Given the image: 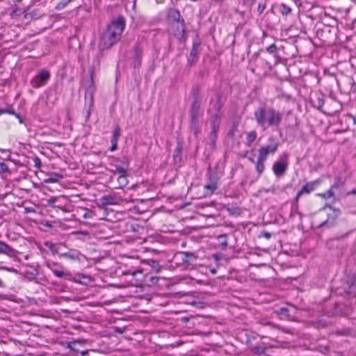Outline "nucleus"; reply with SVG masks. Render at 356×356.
Masks as SVG:
<instances>
[{"label":"nucleus","instance_id":"obj_41","mask_svg":"<svg viewBox=\"0 0 356 356\" xmlns=\"http://www.w3.org/2000/svg\"><path fill=\"white\" fill-rule=\"evenodd\" d=\"M61 177H62V175H58V174H54V175L51 176L49 178L45 179L44 181L46 183H55Z\"/></svg>","mask_w":356,"mask_h":356},{"label":"nucleus","instance_id":"obj_8","mask_svg":"<svg viewBox=\"0 0 356 356\" xmlns=\"http://www.w3.org/2000/svg\"><path fill=\"white\" fill-rule=\"evenodd\" d=\"M50 79V73L45 69H42L31 79V85L34 88H38L44 86Z\"/></svg>","mask_w":356,"mask_h":356},{"label":"nucleus","instance_id":"obj_44","mask_svg":"<svg viewBox=\"0 0 356 356\" xmlns=\"http://www.w3.org/2000/svg\"><path fill=\"white\" fill-rule=\"evenodd\" d=\"M334 193L331 189H329L326 193L320 194V196L323 199H327L334 197Z\"/></svg>","mask_w":356,"mask_h":356},{"label":"nucleus","instance_id":"obj_51","mask_svg":"<svg viewBox=\"0 0 356 356\" xmlns=\"http://www.w3.org/2000/svg\"><path fill=\"white\" fill-rule=\"evenodd\" d=\"M0 270H5L8 272L17 273V270L15 268L7 267V266H0Z\"/></svg>","mask_w":356,"mask_h":356},{"label":"nucleus","instance_id":"obj_34","mask_svg":"<svg viewBox=\"0 0 356 356\" xmlns=\"http://www.w3.org/2000/svg\"><path fill=\"white\" fill-rule=\"evenodd\" d=\"M148 265L152 268L153 270L155 272H159L161 270V266L159 262L156 260L149 259L147 261Z\"/></svg>","mask_w":356,"mask_h":356},{"label":"nucleus","instance_id":"obj_10","mask_svg":"<svg viewBox=\"0 0 356 356\" xmlns=\"http://www.w3.org/2000/svg\"><path fill=\"white\" fill-rule=\"evenodd\" d=\"M124 275H131L132 278L130 280L131 286H138L142 283L143 279V270L140 268H131L122 272Z\"/></svg>","mask_w":356,"mask_h":356},{"label":"nucleus","instance_id":"obj_29","mask_svg":"<svg viewBox=\"0 0 356 356\" xmlns=\"http://www.w3.org/2000/svg\"><path fill=\"white\" fill-rule=\"evenodd\" d=\"M344 181L341 177H337L330 188L334 193L336 190H341L344 186Z\"/></svg>","mask_w":356,"mask_h":356},{"label":"nucleus","instance_id":"obj_42","mask_svg":"<svg viewBox=\"0 0 356 356\" xmlns=\"http://www.w3.org/2000/svg\"><path fill=\"white\" fill-rule=\"evenodd\" d=\"M45 245L49 248V249L54 254H58L59 255L60 253L54 244L50 242H46Z\"/></svg>","mask_w":356,"mask_h":356},{"label":"nucleus","instance_id":"obj_53","mask_svg":"<svg viewBox=\"0 0 356 356\" xmlns=\"http://www.w3.org/2000/svg\"><path fill=\"white\" fill-rule=\"evenodd\" d=\"M12 115H15L16 118L19 120V123H23V119L19 113H15V111H14V113H13Z\"/></svg>","mask_w":356,"mask_h":356},{"label":"nucleus","instance_id":"obj_54","mask_svg":"<svg viewBox=\"0 0 356 356\" xmlns=\"http://www.w3.org/2000/svg\"><path fill=\"white\" fill-rule=\"evenodd\" d=\"M349 116H350V118H351L353 119V123L355 124H356V115H350Z\"/></svg>","mask_w":356,"mask_h":356},{"label":"nucleus","instance_id":"obj_33","mask_svg":"<svg viewBox=\"0 0 356 356\" xmlns=\"http://www.w3.org/2000/svg\"><path fill=\"white\" fill-rule=\"evenodd\" d=\"M279 11L283 16H287L291 14V9L286 4L282 3L279 6Z\"/></svg>","mask_w":356,"mask_h":356},{"label":"nucleus","instance_id":"obj_6","mask_svg":"<svg viewBox=\"0 0 356 356\" xmlns=\"http://www.w3.org/2000/svg\"><path fill=\"white\" fill-rule=\"evenodd\" d=\"M339 293L349 298L356 293V278L354 275H347L342 280V286L338 289Z\"/></svg>","mask_w":356,"mask_h":356},{"label":"nucleus","instance_id":"obj_58","mask_svg":"<svg viewBox=\"0 0 356 356\" xmlns=\"http://www.w3.org/2000/svg\"><path fill=\"white\" fill-rule=\"evenodd\" d=\"M3 57L2 56V55L0 54V64L3 62Z\"/></svg>","mask_w":356,"mask_h":356},{"label":"nucleus","instance_id":"obj_1","mask_svg":"<svg viewBox=\"0 0 356 356\" xmlns=\"http://www.w3.org/2000/svg\"><path fill=\"white\" fill-rule=\"evenodd\" d=\"M124 27L125 19L123 16L119 15L113 18L100 37L99 49L106 50L117 44L120 40Z\"/></svg>","mask_w":356,"mask_h":356},{"label":"nucleus","instance_id":"obj_62","mask_svg":"<svg viewBox=\"0 0 356 356\" xmlns=\"http://www.w3.org/2000/svg\"><path fill=\"white\" fill-rule=\"evenodd\" d=\"M0 297H1V298H2V297H3V296H2V295H0Z\"/></svg>","mask_w":356,"mask_h":356},{"label":"nucleus","instance_id":"obj_22","mask_svg":"<svg viewBox=\"0 0 356 356\" xmlns=\"http://www.w3.org/2000/svg\"><path fill=\"white\" fill-rule=\"evenodd\" d=\"M95 91V88L94 86V82H93L92 78H91L90 83H89L88 86L86 88V92H85V98L86 99L89 98V102H90V106H92L93 104V95H94Z\"/></svg>","mask_w":356,"mask_h":356},{"label":"nucleus","instance_id":"obj_24","mask_svg":"<svg viewBox=\"0 0 356 356\" xmlns=\"http://www.w3.org/2000/svg\"><path fill=\"white\" fill-rule=\"evenodd\" d=\"M313 106L321 111L322 107L324 105V95L323 94H318L314 99L312 100Z\"/></svg>","mask_w":356,"mask_h":356},{"label":"nucleus","instance_id":"obj_3","mask_svg":"<svg viewBox=\"0 0 356 356\" xmlns=\"http://www.w3.org/2000/svg\"><path fill=\"white\" fill-rule=\"evenodd\" d=\"M167 20L171 24H177L174 34L177 39L181 40L186 33V23L179 11L176 8H170L167 13Z\"/></svg>","mask_w":356,"mask_h":356},{"label":"nucleus","instance_id":"obj_31","mask_svg":"<svg viewBox=\"0 0 356 356\" xmlns=\"http://www.w3.org/2000/svg\"><path fill=\"white\" fill-rule=\"evenodd\" d=\"M257 134L256 131L253 130V131H250L247 135L246 145L248 147H250L252 145V144L253 143V142L257 139Z\"/></svg>","mask_w":356,"mask_h":356},{"label":"nucleus","instance_id":"obj_57","mask_svg":"<svg viewBox=\"0 0 356 356\" xmlns=\"http://www.w3.org/2000/svg\"><path fill=\"white\" fill-rule=\"evenodd\" d=\"M0 287H1V288L5 287V284L3 283V282L1 281V279H0Z\"/></svg>","mask_w":356,"mask_h":356},{"label":"nucleus","instance_id":"obj_2","mask_svg":"<svg viewBox=\"0 0 356 356\" xmlns=\"http://www.w3.org/2000/svg\"><path fill=\"white\" fill-rule=\"evenodd\" d=\"M254 119L263 131L269 127H278L283 118V113L265 103L261 104L254 111Z\"/></svg>","mask_w":356,"mask_h":356},{"label":"nucleus","instance_id":"obj_17","mask_svg":"<svg viewBox=\"0 0 356 356\" xmlns=\"http://www.w3.org/2000/svg\"><path fill=\"white\" fill-rule=\"evenodd\" d=\"M121 162V165L111 163L110 165L111 168L110 169V171L113 172H118L120 175L126 174V172H127V169L129 168V159L127 157L124 156Z\"/></svg>","mask_w":356,"mask_h":356},{"label":"nucleus","instance_id":"obj_26","mask_svg":"<svg viewBox=\"0 0 356 356\" xmlns=\"http://www.w3.org/2000/svg\"><path fill=\"white\" fill-rule=\"evenodd\" d=\"M51 270L54 273V274L58 277L63 278L67 280H71L72 279V276L71 273H70L69 272H64L63 270H59L57 269H51Z\"/></svg>","mask_w":356,"mask_h":356},{"label":"nucleus","instance_id":"obj_11","mask_svg":"<svg viewBox=\"0 0 356 356\" xmlns=\"http://www.w3.org/2000/svg\"><path fill=\"white\" fill-rule=\"evenodd\" d=\"M218 177L216 173L213 172L210 167H209L207 172V183L204 186V188L209 191V194L211 195L218 188Z\"/></svg>","mask_w":356,"mask_h":356},{"label":"nucleus","instance_id":"obj_37","mask_svg":"<svg viewBox=\"0 0 356 356\" xmlns=\"http://www.w3.org/2000/svg\"><path fill=\"white\" fill-rule=\"evenodd\" d=\"M218 244L220 245L222 247L225 248L227 245V235L226 234H222L218 236L217 238Z\"/></svg>","mask_w":356,"mask_h":356},{"label":"nucleus","instance_id":"obj_32","mask_svg":"<svg viewBox=\"0 0 356 356\" xmlns=\"http://www.w3.org/2000/svg\"><path fill=\"white\" fill-rule=\"evenodd\" d=\"M221 99L222 97L220 95L217 96L216 101L213 104V108L216 111V113H215L214 115L218 114L220 116V111L223 106Z\"/></svg>","mask_w":356,"mask_h":356},{"label":"nucleus","instance_id":"obj_40","mask_svg":"<svg viewBox=\"0 0 356 356\" xmlns=\"http://www.w3.org/2000/svg\"><path fill=\"white\" fill-rule=\"evenodd\" d=\"M120 136V128L118 125H117L113 131L111 140L118 141Z\"/></svg>","mask_w":356,"mask_h":356},{"label":"nucleus","instance_id":"obj_25","mask_svg":"<svg viewBox=\"0 0 356 356\" xmlns=\"http://www.w3.org/2000/svg\"><path fill=\"white\" fill-rule=\"evenodd\" d=\"M59 257H63L70 261H76L79 259V253L75 250H70L67 252L60 253Z\"/></svg>","mask_w":356,"mask_h":356},{"label":"nucleus","instance_id":"obj_52","mask_svg":"<svg viewBox=\"0 0 356 356\" xmlns=\"http://www.w3.org/2000/svg\"><path fill=\"white\" fill-rule=\"evenodd\" d=\"M266 8L265 4L259 3L258 6V12L261 14Z\"/></svg>","mask_w":356,"mask_h":356},{"label":"nucleus","instance_id":"obj_28","mask_svg":"<svg viewBox=\"0 0 356 356\" xmlns=\"http://www.w3.org/2000/svg\"><path fill=\"white\" fill-rule=\"evenodd\" d=\"M334 334L337 336H352L353 335V330L350 327H344L341 329H337L334 331Z\"/></svg>","mask_w":356,"mask_h":356},{"label":"nucleus","instance_id":"obj_19","mask_svg":"<svg viewBox=\"0 0 356 356\" xmlns=\"http://www.w3.org/2000/svg\"><path fill=\"white\" fill-rule=\"evenodd\" d=\"M200 44L198 42H193V47L191 49L190 55L188 58V64L190 66H193L195 65L198 60V54L199 51L197 50Z\"/></svg>","mask_w":356,"mask_h":356},{"label":"nucleus","instance_id":"obj_55","mask_svg":"<svg viewBox=\"0 0 356 356\" xmlns=\"http://www.w3.org/2000/svg\"><path fill=\"white\" fill-rule=\"evenodd\" d=\"M88 351L87 350H80V351H79V353H81V355H83V356H84V355H87V354H88Z\"/></svg>","mask_w":356,"mask_h":356},{"label":"nucleus","instance_id":"obj_16","mask_svg":"<svg viewBox=\"0 0 356 356\" xmlns=\"http://www.w3.org/2000/svg\"><path fill=\"white\" fill-rule=\"evenodd\" d=\"M121 200V197L115 194L105 195L99 200L103 206L118 204Z\"/></svg>","mask_w":356,"mask_h":356},{"label":"nucleus","instance_id":"obj_49","mask_svg":"<svg viewBox=\"0 0 356 356\" xmlns=\"http://www.w3.org/2000/svg\"><path fill=\"white\" fill-rule=\"evenodd\" d=\"M118 148V141L111 140V146L109 148L110 151L113 152Z\"/></svg>","mask_w":356,"mask_h":356},{"label":"nucleus","instance_id":"obj_4","mask_svg":"<svg viewBox=\"0 0 356 356\" xmlns=\"http://www.w3.org/2000/svg\"><path fill=\"white\" fill-rule=\"evenodd\" d=\"M211 131L208 136V141L206 145V151L208 154L213 152L216 147V140L220 125V115H212L211 117Z\"/></svg>","mask_w":356,"mask_h":356},{"label":"nucleus","instance_id":"obj_47","mask_svg":"<svg viewBox=\"0 0 356 356\" xmlns=\"http://www.w3.org/2000/svg\"><path fill=\"white\" fill-rule=\"evenodd\" d=\"M277 48L275 44H272L268 46L266 49V51L269 54H274L277 51Z\"/></svg>","mask_w":356,"mask_h":356},{"label":"nucleus","instance_id":"obj_27","mask_svg":"<svg viewBox=\"0 0 356 356\" xmlns=\"http://www.w3.org/2000/svg\"><path fill=\"white\" fill-rule=\"evenodd\" d=\"M83 344L81 341H70L67 343V348L74 353H79L80 349L79 347Z\"/></svg>","mask_w":356,"mask_h":356},{"label":"nucleus","instance_id":"obj_60","mask_svg":"<svg viewBox=\"0 0 356 356\" xmlns=\"http://www.w3.org/2000/svg\"><path fill=\"white\" fill-rule=\"evenodd\" d=\"M113 161H119L120 159L119 158H115V159H113Z\"/></svg>","mask_w":356,"mask_h":356},{"label":"nucleus","instance_id":"obj_46","mask_svg":"<svg viewBox=\"0 0 356 356\" xmlns=\"http://www.w3.org/2000/svg\"><path fill=\"white\" fill-rule=\"evenodd\" d=\"M159 280V277L157 276H151L149 279L150 285H157Z\"/></svg>","mask_w":356,"mask_h":356},{"label":"nucleus","instance_id":"obj_56","mask_svg":"<svg viewBox=\"0 0 356 356\" xmlns=\"http://www.w3.org/2000/svg\"><path fill=\"white\" fill-rule=\"evenodd\" d=\"M348 194L356 195V189H353L352 191L348 193Z\"/></svg>","mask_w":356,"mask_h":356},{"label":"nucleus","instance_id":"obj_15","mask_svg":"<svg viewBox=\"0 0 356 356\" xmlns=\"http://www.w3.org/2000/svg\"><path fill=\"white\" fill-rule=\"evenodd\" d=\"M183 150V143L181 140L177 138V146L174 151L172 159L173 163L175 165L179 167L182 163V157H181V152Z\"/></svg>","mask_w":356,"mask_h":356},{"label":"nucleus","instance_id":"obj_7","mask_svg":"<svg viewBox=\"0 0 356 356\" xmlns=\"http://www.w3.org/2000/svg\"><path fill=\"white\" fill-rule=\"evenodd\" d=\"M268 141V144L262 146L259 149V157H261L265 160L267 159L269 154H274L277 152L279 147V143L274 137H269Z\"/></svg>","mask_w":356,"mask_h":356},{"label":"nucleus","instance_id":"obj_50","mask_svg":"<svg viewBox=\"0 0 356 356\" xmlns=\"http://www.w3.org/2000/svg\"><path fill=\"white\" fill-rule=\"evenodd\" d=\"M259 237H264V238H266L267 239H269L271 237V234L270 232H262L259 234Z\"/></svg>","mask_w":356,"mask_h":356},{"label":"nucleus","instance_id":"obj_48","mask_svg":"<svg viewBox=\"0 0 356 356\" xmlns=\"http://www.w3.org/2000/svg\"><path fill=\"white\" fill-rule=\"evenodd\" d=\"M33 161L34 162L35 167H36L37 168H40L41 166V161L40 158L35 156L33 158Z\"/></svg>","mask_w":356,"mask_h":356},{"label":"nucleus","instance_id":"obj_38","mask_svg":"<svg viewBox=\"0 0 356 356\" xmlns=\"http://www.w3.org/2000/svg\"><path fill=\"white\" fill-rule=\"evenodd\" d=\"M13 114L14 113V108L12 105L9 104L4 108H0V115L2 114Z\"/></svg>","mask_w":356,"mask_h":356},{"label":"nucleus","instance_id":"obj_36","mask_svg":"<svg viewBox=\"0 0 356 356\" xmlns=\"http://www.w3.org/2000/svg\"><path fill=\"white\" fill-rule=\"evenodd\" d=\"M278 313L284 316L286 319L292 321L293 318L290 315L289 310L287 307H281Z\"/></svg>","mask_w":356,"mask_h":356},{"label":"nucleus","instance_id":"obj_12","mask_svg":"<svg viewBox=\"0 0 356 356\" xmlns=\"http://www.w3.org/2000/svg\"><path fill=\"white\" fill-rule=\"evenodd\" d=\"M287 159V154H284L273 165L272 169L276 177H280L285 174L288 168Z\"/></svg>","mask_w":356,"mask_h":356},{"label":"nucleus","instance_id":"obj_13","mask_svg":"<svg viewBox=\"0 0 356 356\" xmlns=\"http://www.w3.org/2000/svg\"><path fill=\"white\" fill-rule=\"evenodd\" d=\"M196 259L197 256L191 252H178L174 257V259L178 264H189Z\"/></svg>","mask_w":356,"mask_h":356},{"label":"nucleus","instance_id":"obj_30","mask_svg":"<svg viewBox=\"0 0 356 356\" xmlns=\"http://www.w3.org/2000/svg\"><path fill=\"white\" fill-rule=\"evenodd\" d=\"M266 161V160L258 156L257 161L256 162V170L257 171L259 175H261L264 171V170H265L264 162Z\"/></svg>","mask_w":356,"mask_h":356},{"label":"nucleus","instance_id":"obj_14","mask_svg":"<svg viewBox=\"0 0 356 356\" xmlns=\"http://www.w3.org/2000/svg\"><path fill=\"white\" fill-rule=\"evenodd\" d=\"M143 48L140 43H136L133 48L131 65L136 68L140 67L143 58Z\"/></svg>","mask_w":356,"mask_h":356},{"label":"nucleus","instance_id":"obj_59","mask_svg":"<svg viewBox=\"0 0 356 356\" xmlns=\"http://www.w3.org/2000/svg\"><path fill=\"white\" fill-rule=\"evenodd\" d=\"M233 134H234L233 131H230L229 132V134H228V135H229V136H233Z\"/></svg>","mask_w":356,"mask_h":356},{"label":"nucleus","instance_id":"obj_43","mask_svg":"<svg viewBox=\"0 0 356 356\" xmlns=\"http://www.w3.org/2000/svg\"><path fill=\"white\" fill-rule=\"evenodd\" d=\"M85 213L83 214L84 218H91L95 216V212L92 210L85 209Z\"/></svg>","mask_w":356,"mask_h":356},{"label":"nucleus","instance_id":"obj_20","mask_svg":"<svg viewBox=\"0 0 356 356\" xmlns=\"http://www.w3.org/2000/svg\"><path fill=\"white\" fill-rule=\"evenodd\" d=\"M326 207H328L330 210L332 211V215H328V217L327 220H325L324 222H323L320 227H323L325 225H328L329 223L331 224V225H333L334 220L337 219V218L340 215L341 211L338 209H335L333 207L330 205H326Z\"/></svg>","mask_w":356,"mask_h":356},{"label":"nucleus","instance_id":"obj_18","mask_svg":"<svg viewBox=\"0 0 356 356\" xmlns=\"http://www.w3.org/2000/svg\"><path fill=\"white\" fill-rule=\"evenodd\" d=\"M273 346L264 343H261L250 348L251 353L254 355L266 356L267 350Z\"/></svg>","mask_w":356,"mask_h":356},{"label":"nucleus","instance_id":"obj_9","mask_svg":"<svg viewBox=\"0 0 356 356\" xmlns=\"http://www.w3.org/2000/svg\"><path fill=\"white\" fill-rule=\"evenodd\" d=\"M322 180L320 179H317L314 181H309L306 183L301 189L298 192L296 197H295V204L294 207L297 209H298V202L301 195L304 194H309L311 192L315 190V188L321 184Z\"/></svg>","mask_w":356,"mask_h":356},{"label":"nucleus","instance_id":"obj_61","mask_svg":"<svg viewBox=\"0 0 356 356\" xmlns=\"http://www.w3.org/2000/svg\"><path fill=\"white\" fill-rule=\"evenodd\" d=\"M157 3H161L163 0H156Z\"/></svg>","mask_w":356,"mask_h":356},{"label":"nucleus","instance_id":"obj_23","mask_svg":"<svg viewBox=\"0 0 356 356\" xmlns=\"http://www.w3.org/2000/svg\"><path fill=\"white\" fill-rule=\"evenodd\" d=\"M191 95L193 97V102L196 104H200L201 102V92H200V86L197 84L193 86L191 90Z\"/></svg>","mask_w":356,"mask_h":356},{"label":"nucleus","instance_id":"obj_21","mask_svg":"<svg viewBox=\"0 0 356 356\" xmlns=\"http://www.w3.org/2000/svg\"><path fill=\"white\" fill-rule=\"evenodd\" d=\"M0 254H4L10 257H15L16 250L5 242L0 241Z\"/></svg>","mask_w":356,"mask_h":356},{"label":"nucleus","instance_id":"obj_5","mask_svg":"<svg viewBox=\"0 0 356 356\" xmlns=\"http://www.w3.org/2000/svg\"><path fill=\"white\" fill-rule=\"evenodd\" d=\"M200 104L192 103L190 108V129L195 137L200 132L199 113Z\"/></svg>","mask_w":356,"mask_h":356},{"label":"nucleus","instance_id":"obj_45","mask_svg":"<svg viewBox=\"0 0 356 356\" xmlns=\"http://www.w3.org/2000/svg\"><path fill=\"white\" fill-rule=\"evenodd\" d=\"M0 171L2 172H8V173H10V171L9 170V168L7 165V164L4 162H1L0 163Z\"/></svg>","mask_w":356,"mask_h":356},{"label":"nucleus","instance_id":"obj_39","mask_svg":"<svg viewBox=\"0 0 356 356\" xmlns=\"http://www.w3.org/2000/svg\"><path fill=\"white\" fill-rule=\"evenodd\" d=\"M72 0H60L57 5L56 6L55 8L58 10H62L64 8L66 7V6Z\"/></svg>","mask_w":356,"mask_h":356},{"label":"nucleus","instance_id":"obj_35","mask_svg":"<svg viewBox=\"0 0 356 356\" xmlns=\"http://www.w3.org/2000/svg\"><path fill=\"white\" fill-rule=\"evenodd\" d=\"M127 173L126 172V174L120 175L119 177L118 178V182L120 188H123L127 184Z\"/></svg>","mask_w":356,"mask_h":356}]
</instances>
